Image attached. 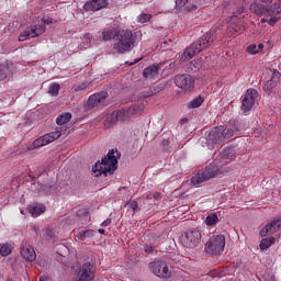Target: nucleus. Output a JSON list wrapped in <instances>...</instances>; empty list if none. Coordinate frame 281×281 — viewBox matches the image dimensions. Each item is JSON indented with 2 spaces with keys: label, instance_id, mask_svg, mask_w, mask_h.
Returning a JSON list of instances; mask_svg holds the SVG:
<instances>
[{
  "label": "nucleus",
  "instance_id": "4468645a",
  "mask_svg": "<svg viewBox=\"0 0 281 281\" xmlns=\"http://www.w3.org/2000/svg\"><path fill=\"white\" fill-rule=\"evenodd\" d=\"M281 229V216L279 218H274L272 222L267 224L261 231H260V236H269L272 234H276L280 232Z\"/></svg>",
  "mask_w": 281,
  "mask_h": 281
},
{
  "label": "nucleus",
  "instance_id": "f03ea898",
  "mask_svg": "<svg viewBox=\"0 0 281 281\" xmlns=\"http://www.w3.org/2000/svg\"><path fill=\"white\" fill-rule=\"evenodd\" d=\"M216 40V31L206 32L198 41L193 42L189 47L186 48L181 58L182 60H191L196 54H201L203 49H207L212 43Z\"/></svg>",
  "mask_w": 281,
  "mask_h": 281
},
{
  "label": "nucleus",
  "instance_id": "f8f14e48",
  "mask_svg": "<svg viewBox=\"0 0 281 281\" xmlns=\"http://www.w3.org/2000/svg\"><path fill=\"white\" fill-rule=\"evenodd\" d=\"M280 71H272L271 79L266 81L263 85V91L267 93V95H273L278 93V82H280Z\"/></svg>",
  "mask_w": 281,
  "mask_h": 281
},
{
  "label": "nucleus",
  "instance_id": "5701e85b",
  "mask_svg": "<svg viewBox=\"0 0 281 281\" xmlns=\"http://www.w3.org/2000/svg\"><path fill=\"white\" fill-rule=\"evenodd\" d=\"M250 11L254 12V14H257V15L268 14V8L265 7L263 4L258 3V2H252L250 4Z\"/></svg>",
  "mask_w": 281,
  "mask_h": 281
},
{
  "label": "nucleus",
  "instance_id": "6e6d98bb",
  "mask_svg": "<svg viewBox=\"0 0 281 281\" xmlns=\"http://www.w3.org/2000/svg\"><path fill=\"white\" fill-rule=\"evenodd\" d=\"M146 199H153V193H147Z\"/></svg>",
  "mask_w": 281,
  "mask_h": 281
},
{
  "label": "nucleus",
  "instance_id": "9d476101",
  "mask_svg": "<svg viewBox=\"0 0 281 281\" xmlns=\"http://www.w3.org/2000/svg\"><path fill=\"white\" fill-rule=\"evenodd\" d=\"M106 100H109V92H97L89 97L87 106L88 109H95V106H106Z\"/></svg>",
  "mask_w": 281,
  "mask_h": 281
},
{
  "label": "nucleus",
  "instance_id": "de8ad7c7",
  "mask_svg": "<svg viewBox=\"0 0 281 281\" xmlns=\"http://www.w3.org/2000/svg\"><path fill=\"white\" fill-rule=\"evenodd\" d=\"M46 236H47V238H54V236H56V233H54V231H52V229H48V231H46Z\"/></svg>",
  "mask_w": 281,
  "mask_h": 281
},
{
  "label": "nucleus",
  "instance_id": "774afa93",
  "mask_svg": "<svg viewBox=\"0 0 281 281\" xmlns=\"http://www.w3.org/2000/svg\"><path fill=\"white\" fill-rule=\"evenodd\" d=\"M21 214H23V211H21Z\"/></svg>",
  "mask_w": 281,
  "mask_h": 281
},
{
  "label": "nucleus",
  "instance_id": "0eeeda50",
  "mask_svg": "<svg viewBox=\"0 0 281 281\" xmlns=\"http://www.w3.org/2000/svg\"><path fill=\"white\" fill-rule=\"evenodd\" d=\"M199 243H201V231L199 229L189 231L182 236V245L188 249H194Z\"/></svg>",
  "mask_w": 281,
  "mask_h": 281
},
{
  "label": "nucleus",
  "instance_id": "338daca9",
  "mask_svg": "<svg viewBox=\"0 0 281 281\" xmlns=\"http://www.w3.org/2000/svg\"><path fill=\"white\" fill-rule=\"evenodd\" d=\"M235 32H238V29H237V27L235 29Z\"/></svg>",
  "mask_w": 281,
  "mask_h": 281
},
{
  "label": "nucleus",
  "instance_id": "f704fd0d",
  "mask_svg": "<svg viewBox=\"0 0 281 281\" xmlns=\"http://www.w3.org/2000/svg\"><path fill=\"white\" fill-rule=\"evenodd\" d=\"M76 214L79 218H82V221H85V223H87L91 220V217L89 216V213L85 209L77 210Z\"/></svg>",
  "mask_w": 281,
  "mask_h": 281
},
{
  "label": "nucleus",
  "instance_id": "72a5a7b5",
  "mask_svg": "<svg viewBox=\"0 0 281 281\" xmlns=\"http://www.w3.org/2000/svg\"><path fill=\"white\" fill-rule=\"evenodd\" d=\"M10 254H12V246L10 244L0 245V255L2 258L10 256Z\"/></svg>",
  "mask_w": 281,
  "mask_h": 281
},
{
  "label": "nucleus",
  "instance_id": "f3484780",
  "mask_svg": "<svg viewBox=\"0 0 281 281\" xmlns=\"http://www.w3.org/2000/svg\"><path fill=\"white\" fill-rule=\"evenodd\" d=\"M201 171L204 175L206 181H210V179H214V177H218V175H221V169L218 168V165H216V162H211Z\"/></svg>",
  "mask_w": 281,
  "mask_h": 281
},
{
  "label": "nucleus",
  "instance_id": "a18cd8bd",
  "mask_svg": "<svg viewBox=\"0 0 281 281\" xmlns=\"http://www.w3.org/2000/svg\"><path fill=\"white\" fill-rule=\"evenodd\" d=\"M280 21V18H276V15H272L270 20H268V25H276Z\"/></svg>",
  "mask_w": 281,
  "mask_h": 281
},
{
  "label": "nucleus",
  "instance_id": "4d7b16f0",
  "mask_svg": "<svg viewBox=\"0 0 281 281\" xmlns=\"http://www.w3.org/2000/svg\"><path fill=\"white\" fill-rule=\"evenodd\" d=\"M33 232H35V234H38V227H37V226H34V227H33Z\"/></svg>",
  "mask_w": 281,
  "mask_h": 281
},
{
  "label": "nucleus",
  "instance_id": "e2e57ef3",
  "mask_svg": "<svg viewBox=\"0 0 281 281\" xmlns=\"http://www.w3.org/2000/svg\"><path fill=\"white\" fill-rule=\"evenodd\" d=\"M40 281H47V279L41 277V278H40Z\"/></svg>",
  "mask_w": 281,
  "mask_h": 281
},
{
  "label": "nucleus",
  "instance_id": "3c124183",
  "mask_svg": "<svg viewBox=\"0 0 281 281\" xmlns=\"http://www.w3.org/2000/svg\"><path fill=\"white\" fill-rule=\"evenodd\" d=\"M86 88V86H85V83H82L81 86H77L76 88H75V90L76 91H82V89H85Z\"/></svg>",
  "mask_w": 281,
  "mask_h": 281
},
{
  "label": "nucleus",
  "instance_id": "680f3d73",
  "mask_svg": "<svg viewBox=\"0 0 281 281\" xmlns=\"http://www.w3.org/2000/svg\"><path fill=\"white\" fill-rule=\"evenodd\" d=\"M268 21H267V19H261V23H267Z\"/></svg>",
  "mask_w": 281,
  "mask_h": 281
},
{
  "label": "nucleus",
  "instance_id": "c9c22d12",
  "mask_svg": "<svg viewBox=\"0 0 281 281\" xmlns=\"http://www.w3.org/2000/svg\"><path fill=\"white\" fill-rule=\"evenodd\" d=\"M58 91H60V85L56 82L50 83L48 93L53 97H56L58 95Z\"/></svg>",
  "mask_w": 281,
  "mask_h": 281
},
{
  "label": "nucleus",
  "instance_id": "58836bf2",
  "mask_svg": "<svg viewBox=\"0 0 281 281\" xmlns=\"http://www.w3.org/2000/svg\"><path fill=\"white\" fill-rule=\"evenodd\" d=\"M203 67V61L201 59H194L191 61V69L192 71H199Z\"/></svg>",
  "mask_w": 281,
  "mask_h": 281
},
{
  "label": "nucleus",
  "instance_id": "ddd939ff",
  "mask_svg": "<svg viewBox=\"0 0 281 281\" xmlns=\"http://www.w3.org/2000/svg\"><path fill=\"white\" fill-rule=\"evenodd\" d=\"M175 85L179 89H183V91H190V89H194V78L190 75H177Z\"/></svg>",
  "mask_w": 281,
  "mask_h": 281
},
{
  "label": "nucleus",
  "instance_id": "13d9d810",
  "mask_svg": "<svg viewBox=\"0 0 281 281\" xmlns=\"http://www.w3.org/2000/svg\"><path fill=\"white\" fill-rule=\"evenodd\" d=\"M153 198H154V199H158V198H159V193H154V194H153Z\"/></svg>",
  "mask_w": 281,
  "mask_h": 281
},
{
  "label": "nucleus",
  "instance_id": "c756f323",
  "mask_svg": "<svg viewBox=\"0 0 281 281\" xmlns=\"http://www.w3.org/2000/svg\"><path fill=\"white\" fill-rule=\"evenodd\" d=\"M203 102H205V99L201 95H198L195 99L190 101L187 104V106H188V109H199V106H201V104H203Z\"/></svg>",
  "mask_w": 281,
  "mask_h": 281
},
{
  "label": "nucleus",
  "instance_id": "7c9ffc66",
  "mask_svg": "<svg viewBox=\"0 0 281 281\" xmlns=\"http://www.w3.org/2000/svg\"><path fill=\"white\" fill-rule=\"evenodd\" d=\"M123 115H124V112L114 111L108 116L106 122L108 124H115V122H117V120H120V117H122Z\"/></svg>",
  "mask_w": 281,
  "mask_h": 281
},
{
  "label": "nucleus",
  "instance_id": "37998d69",
  "mask_svg": "<svg viewBox=\"0 0 281 281\" xmlns=\"http://www.w3.org/2000/svg\"><path fill=\"white\" fill-rule=\"evenodd\" d=\"M234 135H236V132L233 128H228L225 132V127H224V139H229V137H234Z\"/></svg>",
  "mask_w": 281,
  "mask_h": 281
},
{
  "label": "nucleus",
  "instance_id": "f257e3e1",
  "mask_svg": "<svg viewBox=\"0 0 281 281\" xmlns=\"http://www.w3.org/2000/svg\"><path fill=\"white\" fill-rule=\"evenodd\" d=\"M120 158V153L117 149H112L104 156L101 161H97L92 166V175L94 177H106L108 175H113L117 170V159Z\"/></svg>",
  "mask_w": 281,
  "mask_h": 281
},
{
  "label": "nucleus",
  "instance_id": "2eb2a0df",
  "mask_svg": "<svg viewBox=\"0 0 281 281\" xmlns=\"http://www.w3.org/2000/svg\"><path fill=\"white\" fill-rule=\"evenodd\" d=\"M12 76H14V64L8 61L0 64V81L12 80Z\"/></svg>",
  "mask_w": 281,
  "mask_h": 281
},
{
  "label": "nucleus",
  "instance_id": "5fc2aeb1",
  "mask_svg": "<svg viewBox=\"0 0 281 281\" xmlns=\"http://www.w3.org/2000/svg\"><path fill=\"white\" fill-rule=\"evenodd\" d=\"M263 3H273V0H261Z\"/></svg>",
  "mask_w": 281,
  "mask_h": 281
},
{
  "label": "nucleus",
  "instance_id": "423d86ee",
  "mask_svg": "<svg viewBox=\"0 0 281 281\" xmlns=\"http://www.w3.org/2000/svg\"><path fill=\"white\" fill-rule=\"evenodd\" d=\"M207 148H218L225 142V126L214 127L205 138Z\"/></svg>",
  "mask_w": 281,
  "mask_h": 281
},
{
  "label": "nucleus",
  "instance_id": "a211bd4d",
  "mask_svg": "<svg viewBox=\"0 0 281 281\" xmlns=\"http://www.w3.org/2000/svg\"><path fill=\"white\" fill-rule=\"evenodd\" d=\"M91 269H93L91 263H83L78 272L79 279L77 281H93V273H91Z\"/></svg>",
  "mask_w": 281,
  "mask_h": 281
},
{
  "label": "nucleus",
  "instance_id": "4c0bfd02",
  "mask_svg": "<svg viewBox=\"0 0 281 281\" xmlns=\"http://www.w3.org/2000/svg\"><path fill=\"white\" fill-rule=\"evenodd\" d=\"M205 223H206V225H209V226H212V225H216L217 223H218V215H216V214H211V215H209L207 217H206V220H205Z\"/></svg>",
  "mask_w": 281,
  "mask_h": 281
},
{
  "label": "nucleus",
  "instance_id": "052dcab7",
  "mask_svg": "<svg viewBox=\"0 0 281 281\" xmlns=\"http://www.w3.org/2000/svg\"><path fill=\"white\" fill-rule=\"evenodd\" d=\"M98 232H99V234H104V229L103 228H99Z\"/></svg>",
  "mask_w": 281,
  "mask_h": 281
},
{
  "label": "nucleus",
  "instance_id": "6e6552de",
  "mask_svg": "<svg viewBox=\"0 0 281 281\" xmlns=\"http://www.w3.org/2000/svg\"><path fill=\"white\" fill-rule=\"evenodd\" d=\"M63 135V130L60 127H57L54 132H50L48 134H45L44 136L35 139L33 142L34 148H41L43 146H47V144H52V142H56Z\"/></svg>",
  "mask_w": 281,
  "mask_h": 281
},
{
  "label": "nucleus",
  "instance_id": "dca6fc26",
  "mask_svg": "<svg viewBox=\"0 0 281 281\" xmlns=\"http://www.w3.org/2000/svg\"><path fill=\"white\" fill-rule=\"evenodd\" d=\"M20 254L27 262H34L36 260V251L30 244H22Z\"/></svg>",
  "mask_w": 281,
  "mask_h": 281
},
{
  "label": "nucleus",
  "instance_id": "bf43d9fd",
  "mask_svg": "<svg viewBox=\"0 0 281 281\" xmlns=\"http://www.w3.org/2000/svg\"><path fill=\"white\" fill-rule=\"evenodd\" d=\"M136 63H139V59H135L134 63H130L128 65H135Z\"/></svg>",
  "mask_w": 281,
  "mask_h": 281
},
{
  "label": "nucleus",
  "instance_id": "4be33fe9",
  "mask_svg": "<svg viewBox=\"0 0 281 281\" xmlns=\"http://www.w3.org/2000/svg\"><path fill=\"white\" fill-rule=\"evenodd\" d=\"M27 210L32 216L36 217V216H41V214L45 212L46 207H45V204L34 203L30 205Z\"/></svg>",
  "mask_w": 281,
  "mask_h": 281
},
{
  "label": "nucleus",
  "instance_id": "7ed1b4c3",
  "mask_svg": "<svg viewBox=\"0 0 281 281\" xmlns=\"http://www.w3.org/2000/svg\"><path fill=\"white\" fill-rule=\"evenodd\" d=\"M135 47V36H133V31L120 30L117 31L113 48L119 54H124L131 52Z\"/></svg>",
  "mask_w": 281,
  "mask_h": 281
},
{
  "label": "nucleus",
  "instance_id": "1a4fd4ad",
  "mask_svg": "<svg viewBox=\"0 0 281 281\" xmlns=\"http://www.w3.org/2000/svg\"><path fill=\"white\" fill-rule=\"evenodd\" d=\"M149 270L157 278H170V270L168 268V263L166 261L156 260L148 265Z\"/></svg>",
  "mask_w": 281,
  "mask_h": 281
},
{
  "label": "nucleus",
  "instance_id": "393cba45",
  "mask_svg": "<svg viewBox=\"0 0 281 281\" xmlns=\"http://www.w3.org/2000/svg\"><path fill=\"white\" fill-rule=\"evenodd\" d=\"M220 155H221L222 159H224V161H227L229 159H234L236 157V153H234L233 147L224 148L223 151Z\"/></svg>",
  "mask_w": 281,
  "mask_h": 281
},
{
  "label": "nucleus",
  "instance_id": "412c9836",
  "mask_svg": "<svg viewBox=\"0 0 281 281\" xmlns=\"http://www.w3.org/2000/svg\"><path fill=\"white\" fill-rule=\"evenodd\" d=\"M143 76L148 80H155L159 76V68L157 66H149L144 69Z\"/></svg>",
  "mask_w": 281,
  "mask_h": 281
},
{
  "label": "nucleus",
  "instance_id": "864d4df0",
  "mask_svg": "<svg viewBox=\"0 0 281 281\" xmlns=\"http://www.w3.org/2000/svg\"><path fill=\"white\" fill-rule=\"evenodd\" d=\"M169 144H170L169 140H162V142H161V145H162V146H168Z\"/></svg>",
  "mask_w": 281,
  "mask_h": 281
},
{
  "label": "nucleus",
  "instance_id": "9b49d317",
  "mask_svg": "<svg viewBox=\"0 0 281 281\" xmlns=\"http://www.w3.org/2000/svg\"><path fill=\"white\" fill-rule=\"evenodd\" d=\"M257 99H258V90L248 89L241 101V111L244 113L251 111V109L254 108V104H256Z\"/></svg>",
  "mask_w": 281,
  "mask_h": 281
},
{
  "label": "nucleus",
  "instance_id": "0e129e2a",
  "mask_svg": "<svg viewBox=\"0 0 281 281\" xmlns=\"http://www.w3.org/2000/svg\"><path fill=\"white\" fill-rule=\"evenodd\" d=\"M237 135H240V128L237 127Z\"/></svg>",
  "mask_w": 281,
  "mask_h": 281
},
{
  "label": "nucleus",
  "instance_id": "ea45409f",
  "mask_svg": "<svg viewBox=\"0 0 281 281\" xmlns=\"http://www.w3.org/2000/svg\"><path fill=\"white\" fill-rule=\"evenodd\" d=\"M267 133H268V131L266 127L257 130V131H255V137H260L261 139H267Z\"/></svg>",
  "mask_w": 281,
  "mask_h": 281
},
{
  "label": "nucleus",
  "instance_id": "bb28decb",
  "mask_svg": "<svg viewBox=\"0 0 281 281\" xmlns=\"http://www.w3.org/2000/svg\"><path fill=\"white\" fill-rule=\"evenodd\" d=\"M204 181H207V179L203 175V171H199L195 176L191 178L192 186H201V183H203Z\"/></svg>",
  "mask_w": 281,
  "mask_h": 281
},
{
  "label": "nucleus",
  "instance_id": "aec40b11",
  "mask_svg": "<svg viewBox=\"0 0 281 281\" xmlns=\"http://www.w3.org/2000/svg\"><path fill=\"white\" fill-rule=\"evenodd\" d=\"M194 0H176V8L178 10H187L190 12L194 7Z\"/></svg>",
  "mask_w": 281,
  "mask_h": 281
},
{
  "label": "nucleus",
  "instance_id": "20e7f679",
  "mask_svg": "<svg viewBox=\"0 0 281 281\" xmlns=\"http://www.w3.org/2000/svg\"><path fill=\"white\" fill-rule=\"evenodd\" d=\"M52 23H54V20L52 18L42 19V23L33 24L26 30H24L20 34L19 41L23 42L30 38H36L37 36H41V34H45V31L47 30L45 25H52Z\"/></svg>",
  "mask_w": 281,
  "mask_h": 281
},
{
  "label": "nucleus",
  "instance_id": "39448f33",
  "mask_svg": "<svg viewBox=\"0 0 281 281\" xmlns=\"http://www.w3.org/2000/svg\"><path fill=\"white\" fill-rule=\"evenodd\" d=\"M204 249L209 256H221L225 251V235H213Z\"/></svg>",
  "mask_w": 281,
  "mask_h": 281
},
{
  "label": "nucleus",
  "instance_id": "b1692460",
  "mask_svg": "<svg viewBox=\"0 0 281 281\" xmlns=\"http://www.w3.org/2000/svg\"><path fill=\"white\" fill-rule=\"evenodd\" d=\"M117 30L115 29H104L102 32V38L103 41H111L112 38H117Z\"/></svg>",
  "mask_w": 281,
  "mask_h": 281
},
{
  "label": "nucleus",
  "instance_id": "69168bd1",
  "mask_svg": "<svg viewBox=\"0 0 281 281\" xmlns=\"http://www.w3.org/2000/svg\"><path fill=\"white\" fill-rule=\"evenodd\" d=\"M181 122H188V119H183Z\"/></svg>",
  "mask_w": 281,
  "mask_h": 281
},
{
  "label": "nucleus",
  "instance_id": "a19ab883",
  "mask_svg": "<svg viewBox=\"0 0 281 281\" xmlns=\"http://www.w3.org/2000/svg\"><path fill=\"white\" fill-rule=\"evenodd\" d=\"M126 205H127V207H128L130 210L133 211V214H135V212H137V210H139V204H138L137 201H135V200H133V201H131L130 203L125 204V207H126Z\"/></svg>",
  "mask_w": 281,
  "mask_h": 281
},
{
  "label": "nucleus",
  "instance_id": "c03bdc74",
  "mask_svg": "<svg viewBox=\"0 0 281 281\" xmlns=\"http://www.w3.org/2000/svg\"><path fill=\"white\" fill-rule=\"evenodd\" d=\"M247 52H248V54H252V55L259 54V52H258V46H257L256 44L249 45V46L247 47Z\"/></svg>",
  "mask_w": 281,
  "mask_h": 281
},
{
  "label": "nucleus",
  "instance_id": "c85d7f7f",
  "mask_svg": "<svg viewBox=\"0 0 281 281\" xmlns=\"http://www.w3.org/2000/svg\"><path fill=\"white\" fill-rule=\"evenodd\" d=\"M69 122H71V113L69 112H66L56 119V124H58V126H63Z\"/></svg>",
  "mask_w": 281,
  "mask_h": 281
},
{
  "label": "nucleus",
  "instance_id": "49530a36",
  "mask_svg": "<svg viewBox=\"0 0 281 281\" xmlns=\"http://www.w3.org/2000/svg\"><path fill=\"white\" fill-rule=\"evenodd\" d=\"M154 250L155 248L153 246H144V251L146 254H153Z\"/></svg>",
  "mask_w": 281,
  "mask_h": 281
},
{
  "label": "nucleus",
  "instance_id": "603ef678",
  "mask_svg": "<svg viewBox=\"0 0 281 281\" xmlns=\"http://www.w3.org/2000/svg\"><path fill=\"white\" fill-rule=\"evenodd\" d=\"M262 49H265V45L263 44H259L258 46H257V52H262Z\"/></svg>",
  "mask_w": 281,
  "mask_h": 281
},
{
  "label": "nucleus",
  "instance_id": "cd10ccee",
  "mask_svg": "<svg viewBox=\"0 0 281 281\" xmlns=\"http://www.w3.org/2000/svg\"><path fill=\"white\" fill-rule=\"evenodd\" d=\"M274 244H276V237H266L260 241V250L265 251V249H269V247H271V245H274Z\"/></svg>",
  "mask_w": 281,
  "mask_h": 281
},
{
  "label": "nucleus",
  "instance_id": "79ce46f5",
  "mask_svg": "<svg viewBox=\"0 0 281 281\" xmlns=\"http://www.w3.org/2000/svg\"><path fill=\"white\" fill-rule=\"evenodd\" d=\"M150 14L148 13H142L139 16H138V23H148V21H150Z\"/></svg>",
  "mask_w": 281,
  "mask_h": 281
},
{
  "label": "nucleus",
  "instance_id": "6ab92c4d",
  "mask_svg": "<svg viewBox=\"0 0 281 281\" xmlns=\"http://www.w3.org/2000/svg\"><path fill=\"white\" fill-rule=\"evenodd\" d=\"M106 0H91L85 3L83 10H86V12H98V10L106 8Z\"/></svg>",
  "mask_w": 281,
  "mask_h": 281
},
{
  "label": "nucleus",
  "instance_id": "2f4dec72",
  "mask_svg": "<svg viewBox=\"0 0 281 281\" xmlns=\"http://www.w3.org/2000/svg\"><path fill=\"white\" fill-rule=\"evenodd\" d=\"M95 235V231L93 229H87V231H83V232H80L78 235H77V238H79V240H87V238H91Z\"/></svg>",
  "mask_w": 281,
  "mask_h": 281
},
{
  "label": "nucleus",
  "instance_id": "e433bc0d",
  "mask_svg": "<svg viewBox=\"0 0 281 281\" xmlns=\"http://www.w3.org/2000/svg\"><path fill=\"white\" fill-rule=\"evenodd\" d=\"M161 89L159 87L150 88L147 92L142 93V98H150V95H157Z\"/></svg>",
  "mask_w": 281,
  "mask_h": 281
},
{
  "label": "nucleus",
  "instance_id": "09e8293b",
  "mask_svg": "<svg viewBox=\"0 0 281 281\" xmlns=\"http://www.w3.org/2000/svg\"><path fill=\"white\" fill-rule=\"evenodd\" d=\"M83 40L86 41V43H87V45H89L90 43H91V34H86L85 36H83Z\"/></svg>",
  "mask_w": 281,
  "mask_h": 281
},
{
  "label": "nucleus",
  "instance_id": "a878e982",
  "mask_svg": "<svg viewBox=\"0 0 281 281\" xmlns=\"http://www.w3.org/2000/svg\"><path fill=\"white\" fill-rule=\"evenodd\" d=\"M144 111V104L132 105L126 110V115L131 117V115H139Z\"/></svg>",
  "mask_w": 281,
  "mask_h": 281
},
{
  "label": "nucleus",
  "instance_id": "473e14b6",
  "mask_svg": "<svg viewBox=\"0 0 281 281\" xmlns=\"http://www.w3.org/2000/svg\"><path fill=\"white\" fill-rule=\"evenodd\" d=\"M281 14V4L274 3L271 8H268V16H278Z\"/></svg>",
  "mask_w": 281,
  "mask_h": 281
},
{
  "label": "nucleus",
  "instance_id": "8fccbe9b",
  "mask_svg": "<svg viewBox=\"0 0 281 281\" xmlns=\"http://www.w3.org/2000/svg\"><path fill=\"white\" fill-rule=\"evenodd\" d=\"M108 225H111V220L109 218L101 223V227H108Z\"/></svg>",
  "mask_w": 281,
  "mask_h": 281
}]
</instances>
